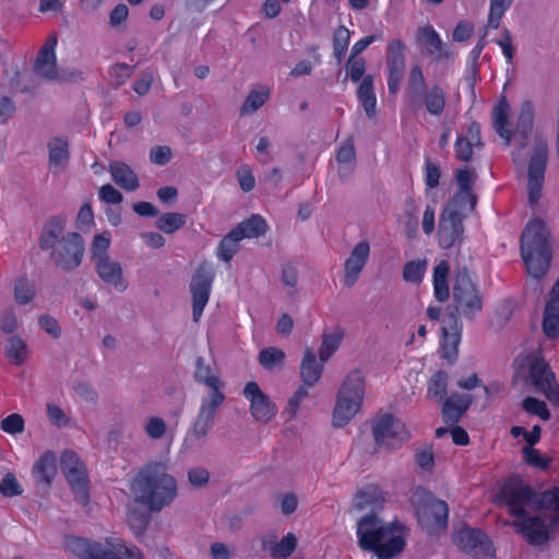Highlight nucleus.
Here are the masks:
<instances>
[{"instance_id":"15","label":"nucleus","mask_w":559,"mask_h":559,"mask_svg":"<svg viewBox=\"0 0 559 559\" xmlns=\"http://www.w3.org/2000/svg\"><path fill=\"white\" fill-rule=\"evenodd\" d=\"M84 242L78 233H70L64 236L57 250L52 253L55 263L66 271L76 269L83 258Z\"/></svg>"},{"instance_id":"25","label":"nucleus","mask_w":559,"mask_h":559,"mask_svg":"<svg viewBox=\"0 0 559 559\" xmlns=\"http://www.w3.org/2000/svg\"><path fill=\"white\" fill-rule=\"evenodd\" d=\"M481 145L480 127L478 123L473 122L468 127L466 134L457 136L454 146L455 155L459 159L467 162L472 158L474 150L480 148Z\"/></svg>"},{"instance_id":"28","label":"nucleus","mask_w":559,"mask_h":559,"mask_svg":"<svg viewBox=\"0 0 559 559\" xmlns=\"http://www.w3.org/2000/svg\"><path fill=\"white\" fill-rule=\"evenodd\" d=\"M49 167L53 173L62 171L69 163V143L61 138H53L48 143Z\"/></svg>"},{"instance_id":"43","label":"nucleus","mask_w":559,"mask_h":559,"mask_svg":"<svg viewBox=\"0 0 559 559\" xmlns=\"http://www.w3.org/2000/svg\"><path fill=\"white\" fill-rule=\"evenodd\" d=\"M344 332L342 329H334L330 333H324L322 337V345L320 348V360L325 362L340 347L343 340Z\"/></svg>"},{"instance_id":"46","label":"nucleus","mask_w":559,"mask_h":559,"mask_svg":"<svg viewBox=\"0 0 559 559\" xmlns=\"http://www.w3.org/2000/svg\"><path fill=\"white\" fill-rule=\"evenodd\" d=\"M426 91V80L424 73L418 66H414L411 70L407 82V95L412 102H416Z\"/></svg>"},{"instance_id":"20","label":"nucleus","mask_w":559,"mask_h":559,"mask_svg":"<svg viewBox=\"0 0 559 559\" xmlns=\"http://www.w3.org/2000/svg\"><path fill=\"white\" fill-rule=\"evenodd\" d=\"M57 44L58 38L56 34L48 36L35 60V73L47 80H57L59 78L56 56Z\"/></svg>"},{"instance_id":"41","label":"nucleus","mask_w":559,"mask_h":559,"mask_svg":"<svg viewBox=\"0 0 559 559\" xmlns=\"http://www.w3.org/2000/svg\"><path fill=\"white\" fill-rule=\"evenodd\" d=\"M239 236L245 238H257L266 231V223L260 215H252L250 218L241 222L234 228Z\"/></svg>"},{"instance_id":"9","label":"nucleus","mask_w":559,"mask_h":559,"mask_svg":"<svg viewBox=\"0 0 559 559\" xmlns=\"http://www.w3.org/2000/svg\"><path fill=\"white\" fill-rule=\"evenodd\" d=\"M523 367L526 370V381L543 394L551 405H559V383L555 372L539 355L525 358Z\"/></svg>"},{"instance_id":"37","label":"nucleus","mask_w":559,"mask_h":559,"mask_svg":"<svg viewBox=\"0 0 559 559\" xmlns=\"http://www.w3.org/2000/svg\"><path fill=\"white\" fill-rule=\"evenodd\" d=\"M450 272L449 263L440 261L433 269V290L436 298L443 302L449 298L448 275Z\"/></svg>"},{"instance_id":"47","label":"nucleus","mask_w":559,"mask_h":559,"mask_svg":"<svg viewBox=\"0 0 559 559\" xmlns=\"http://www.w3.org/2000/svg\"><path fill=\"white\" fill-rule=\"evenodd\" d=\"M186 221V215L181 213L170 212L160 215L156 219L155 226L165 234H174L175 231L183 227Z\"/></svg>"},{"instance_id":"35","label":"nucleus","mask_w":559,"mask_h":559,"mask_svg":"<svg viewBox=\"0 0 559 559\" xmlns=\"http://www.w3.org/2000/svg\"><path fill=\"white\" fill-rule=\"evenodd\" d=\"M543 330L549 338L559 336V299H549L543 318Z\"/></svg>"},{"instance_id":"56","label":"nucleus","mask_w":559,"mask_h":559,"mask_svg":"<svg viewBox=\"0 0 559 559\" xmlns=\"http://www.w3.org/2000/svg\"><path fill=\"white\" fill-rule=\"evenodd\" d=\"M522 407L526 413L538 416L543 420H548L550 418V412L547 408L546 403L536 397L528 396L524 399Z\"/></svg>"},{"instance_id":"19","label":"nucleus","mask_w":559,"mask_h":559,"mask_svg":"<svg viewBox=\"0 0 559 559\" xmlns=\"http://www.w3.org/2000/svg\"><path fill=\"white\" fill-rule=\"evenodd\" d=\"M370 251L371 247L368 240H360L352 248L348 258L344 262L345 286L352 287L357 282L368 263Z\"/></svg>"},{"instance_id":"14","label":"nucleus","mask_w":559,"mask_h":559,"mask_svg":"<svg viewBox=\"0 0 559 559\" xmlns=\"http://www.w3.org/2000/svg\"><path fill=\"white\" fill-rule=\"evenodd\" d=\"M453 542L476 559H491L495 556L491 540L480 530L463 527L454 534Z\"/></svg>"},{"instance_id":"44","label":"nucleus","mask_w":559,"mask_h":559,"mask_svg":"<svg viewBox=\"0 0 559 559\" xmlns=\"http://www.w3.org/2000/svg\"><path fill=\"white\" fill-rule=\"evenodd\" d=\"M514 0H489V12L486 28L497 29L506 12Z\"/></svg>"},{"instance_id":"24","label":"nucleus","mask_w":559,"mask_h":559,"mask_svg":"<svg viewBox=\"0 0 559 559\" xmlns=\"http://www.w3.org/2000/svg\"><path fill=\"white\" fill-rule=\"evenodd\" d=\"M473 399L469 394L454 393L443 402L442 417L447 425L454 426L468 409Z\"/></svg>"},{"instance_id":"64","label":"nucleus","mask_w":559,"mask_h":559,"mask_svg":"<svg viewBox=\"0 0 559 559\" xmlns=\"http://www.w3.org/2000/svg\"><path fill=\"white\" fill-rule=\"evenodd\" d=\"M61 468L63 474L69 471L86 469L79 455L72 451H66L61 456Z\"/></svg>"},{"instance_id":"53","label":"nucleus","mask_w":559,"mask_h":559,"mask_svg":"<svg viewBox=\"0 0 559 559\" xmlns=\"http://www.w3.org/2000/svg\"><path fill=\"white\" fill-rule=\"evenodd\" d=\"M64 227V219L57 218L51 221L50 224L45 228L41 238L40 246L43 249H49L53 247L56 240L61 235Z\"/></svg>"},{"instance_id":"17","label":"nucleus","mask_w":559,"mask_h":559,"mask_svg":"<svg viewBox=\"0 0 559 559\" xmlns=\"http://www.w3.org/2000/svg\"><path fill=\"white\" fill-rule=\"evenodd\" d=\"M213 277L211 270L201 265L191 280L190 292L192 294V318L194 322H199L209 302Z\"/></svg>"},{"instance_id":"57","label":"nucleus","mask_w":559,"mask_h":559,"mask_svg":"<svg viewBox=\"0 0 559 559\" xmlns=\"http://www.w3.org/2000/svg\"><path fill=\"white\" fill-rule=\"evenodd\" d=\"M349 43V31L345 26H340L334 34L333 51L335 58L341 61Z\"/></svg>"},{"instance_id":"31","label":"nucleus","mask_w":559,"mask_h":559,"mask_svg":"<svg viewBox=\"0 0 559 559\" xmlns=\"http://www.w3.org/2000/svg\"><path fill=\"white\" fill-rule=\"evenodd\" d=\"M383 496L376 486H368L361 489L354 498V508L359 511L370 510V512L380 509L383 506Z\"/></svg>"},{"instance_id":"63","label":"nucleus","mask_w":559,"mask_h":559,"mask_svg":"<svg viewBox=\"0 0 559 559\" xmlns=\"http://www.w3.org/2000/svg\"><path fill=\"white\" fill-rule=\"evenodd\" d=\"M356 153L352 140H347L337 150L336 160L338 164L353 165L355 163Z\"/></svg>"},{"instance_id":"5","label":"nucleus","mask_w":559,"mask_h":559,"mask_svg":"<svg viewBox=\"0 0 559 559\" xmlns=\"http://www.w3.org/2000/svg\"><path fill=\"white\" fill-rule=\"evenodd\" d=\"M521 257L533 280L538 281L548 273L552 258L550 231L542 219L527 223L521 237Z\"/></svg>"},{"instance_id":"26","label":"nucleus","mask_w":559,"mask_h":559,"mask_svg":"<svg viewBox=\"0 0 559 559\" xmlns=\"http://www.w3.org/2000/svg\"><path fill=\"white\" fill-rule=\"evenodd\" d=\"M33 477L37 484L50 486L57 475V456L51 451H46L35 462L32 469Z\"/></svg>"},{"instance_id":"33","label":"nucleus","mask_w":559,"mask_h":559,"mask_svg":"<svg viewBox=\"0 0 559 559\" xmlns=\"http://www.w3.org/2000/svg\"><path fill=\"white\" fill-rule=\"evenodd\" d=\"M357 97L369 118L376 117L377 98L373 91V79L367 75L362 79L358 90Z\"/></svg>"},{"instance_id":"45","label":"nucleus","mask_w":559,"mask_h":559,"mask_svg":"<svg viewBox=\"0 0 559 559\" xmlns=\"http://www.w3.org/2000/svg\"><path fill=\"white\" fill-rule=\"evenodd\" d=\"M242 240V238L239 236L238 231L233 229L230 233H228L219 242L217 248V257L218 259L229 262L235 253L239 249V241Z\"/></svg>"},{"instance_id":"6","label":"nucleus","mask_w":559,"mask_h":559,"mask_svg":"<svg viewBox=\"0 0 559 559\" xmlns=\"http://www.w3.org/2000/svg\"><path fill=\"white\" fill-rule=\"evenodd\" d=\"M366 395V381L360 370H352L341 382L332 414V425L345 427L360 412Z\"/></svg>"},{"instance_id":"22","label":"nucleus","mask_w":559,"mask_h":559,"mask_svg":"<svg viewBox=\"0 0 559 559\" xmlns=\"http://www.w3.org/2000/svg\"><path fill=\"white\" fill-rule=\"evenodd\" d=\"M194 379L197 382L203 383L209 388V393L203 397H216L218 394L222 399H226L223 390L225 383L216 374L211 364L206 362L203 357L195 359Z\"/></svg>"},{"instance_id":"48","label":"nucleus","mask_w":559,"mask_h":559,"mask_svg":"<svg viewBox=\"0 0 559 559\" xmlns=\"http://www.w3.org/2000/svg\"><path fill=\"white\" fill-rule=\"evenodd\" d=\"M5 355L15 365H22L27 359V346L19 336H12L5 345Z\"/></svg>"},{"instance_id":"8","label":"nucleus","mask_w":559,"mask_h":559,"mask_svg":"<svg viewBox=\"0 0 559 559\" xmlns=\"http://www.w3.org/2000/svg\"><path fill=\"white\" fill-rule=\"evenodd\" d=\"M224 402L225 399L218 394L216 397H201L197 416L183 439L186 449L199 447L204 442L214 428L216 414Z\"/></svg>"},{"instance_id":"60","label":"nucleus","mask_w":559,"mask_h":559,"mask_svg":"<svg viewBox=\"0 0 559 559\" xmlns=\"http://www.w3.org/2000/svg\"><path fill=\"white\" fill-rule=\"evenodd\" d=\"M1 429L10 435L21 433L24 430V419L20 414H11L2 419Z\"/></svg>"},{"instance_id":"39","label":"nucleus","mask_w":559,"mask_h":559,"mask_svg":"<svg viewBox=\"0 0 559 559\" xmlns=\"http://www.w3.org/2000/svg\"><path fill=\"white\" fill-rule=\"evenodd\" d=\"M448 389V374L439 370L435 372L427 383V399L443 403Z\"/></svg>"},{"instance_id":"36","label":"nucleus","mask_w":559,"mask_h":559,"mask_svg":"<svg viewBox=\"0 0 559 559\" xmlns=\"http://www.w3.org/2000/svg\"><path fill=\"white\" fill-rule=\"evenodd\" d=\"M423 103L430 115L440 117L445 108V92L439 85H432L426 91Z\"/></svg>"},{"instance_id":"16","label":"nucleus","mask_w":559,"mask_h":559,"mask_svg":"<svg viewBox=\"0 0 559 559\" xmlns=\"http://www.w3.org/2000/svg\"><path fill=\"white\" fill-rule=\"evenodd\" d=\"M245 399L249 402V411L251 416L260 423L271 421L276 413L277 407L271 399L260 389L254 381L248 382L242 391Z\"/></svg>"},{"instance_id":"55","label":"nucleus","mask_w":559,"mask_h":559,"mask_svg":"<svg viewBox=\"0 0 559 559\" xmlns=\"http://www.w3.org/2000/svg\"><path fill=\"white\" fill-rule=\"evenodd\" d=\"M35 285L25 278H20L14 285V298L20 305L28 304L35 297Z\"/></svg>"},{"instance_id":"32","label":"nucleus","mask_w":559,"mask_h":559,"mask_svg":"<svg viewBox=\"0 0 559 559\" xmlns=\"http://www.w3.org/2000/svg\"><path fill=\"white\" fill-rule=\"evenodd\" d=\"M509 114L510 106L506 97H502L492 110V121L496 132L504 140L506 145H510L512 138L511 131L507 128Z\"/></svg>"},{"instance_id":"18","label":"nucleus","mask_w":559,"mask_h":559,"mask_svg":"<svg viewBox=\"0 0 559 559\" xmlns=\"http://www.w3.org/2000/svg\"><path fill=\"white\" fill-rule=\"evenodd\" d=\"M406 46L401 39H392L386 47L388 88L396 94L404 78Z\"/></svg>"},{"instance_id":"4","label":"nucleus","mask_w":559,"mask_h":559,"mask_svg":"<svg viewBox=\"0 0 559 559\" xmlns=\"http://www.w3.org/2000/svg\"><path fill=\"white\" fill-rule=\"evenodd\" d=\"M358 545L362 550L373 551L379 558L394 557L404 548V539L391 523H384L376 513L364 515L356 527Z\"/></svg>"},{"instance_id":"27","label":"nucleus","mask_w":559,"mask_h":559,"mask_svg":"<svg viewBox=\"0 0 559 559\" xmlns=\"http://www.w3.org/2000/svg\"><path fill=\"white\" fill-rule=\"evenodd\" d=\"M109 173L112 180L126 191H134L140 186L136 174L123 162L110 163Z\"/></svg>"},{"instance_id":"54","label":"nucleus","mask_w":559,"mask_h":559,"mask_svg":"<svg viewBox=\"0 0 559 559\" xmlns=\"http://www.w3.org/2000/svg\"><path fill=\"white\" fill-rule=\"evenodd\" d=\"M309 395V390L305 385H300L288 400L285 409L283 411L284 416L288 420H293L297 417L301 402Z\"/></svg>"},{"instance_id":"49","label":"nucleus","mask_w":559,"mask_h":559,"mask_svg":"<svg viewBox=\"0 0 559 559\" xmlns=\"http://www.w3.org/2000/svg\"><path fill=\"white\" fill-rule=\"evenodd\" d=\"M428 262L426 259H417L407 262L403 269V280L406 283L419 284L426 273Z\"/></svg>"},{"instance_id":"30","label":"nucleus","mask_w":559,"mask_h":559,"mask_svg":"<svg viewBox=\"0 0 559 559\" xmlns=\"http://www.w3.org/2000/svg\"><path fill=\"white\" fill-rule=\"evenodd\" d=\"M417 40L435 58L441 59L445 56L442 39L431 25L418 28Z\"/></svg>"},{"instance_id":"61","label":"nucleus","mask_w":559,"mask_h":559,"mask_svg":"<svg viewBox=\"0 0 559 559\" xmlns=\"http://www.w3.org/2000/svg\"><path fill=\"white\" fill-rule=\"evenodd\" d=\"M350 80L358 82L364 79L366 71V61L364 58L349 57L346 63Z\"/></svg>"},{"instance_id":"13","label":"nucleus","mask_w":559,"mask_h":559,"mask_svg":"<svg viewBox=\"0 0 559 559\" xmlns=\"http://www.w3.org/2000/svg\"><path fill=\"white\" fill-rule=\"evenodd\" d=\"M372 435L380 448H394L408 439L405 425L389 413L378 414L372 420Z\"/></svg>"},{"instance_id":"11","label":"nucleus","mask_w":559,"mask_h":559,"mask_svg":"<svg viewBox=\"0 0 559 559\" xmlns=\"http://www.w3.org/2000/svg\"><path fill=\"white\" fill-rule=\"evenodd\" d=\"M547 162V141L543 135L536 134L533 141L532 156L528 163L527 191L531 204H536L542 197Z\"/></svg>"},{"instance_id":"42","label":"nucleus","mask_w":559,"mask_h":559,"mask_svg":"<svg viewBox=\"0 0 559 559\" xmlns=\"http://www.w3.org/2000/svg\"><path fill=\"white\" fill-rule=\"evenodd\" d=\"M143 431L150 440H160L169 431L166 420L157 415L147 416L143 421Z\"/></svg>"},{"instance_id":"38","label":"nucleus","mask_w":559,"mask_h":559,"mask_svg":"<svg viewBox=\"0 0 559 559\" xmlns=\"http://www.w3.org/2000/svg\"><path fill=\"white\" fill-rule=\"evenodd\" d=\"M270 98V90L259 86L250 91L246 100L240 107V115L247 116L260 109Z\"/></svg>"},{"instance_id":"7","label":"nucleus","mask_w":559,"mask_h":559,"mask_svg":"<svg viewBox=\"0 0 559 559\" xmlns=\"http://www.w3.org/2000/svg\"><path fill=\"white\" fill-rule=\"evenodd\" d=\"M411 503L423 530L435 534L447 527L449 509L443 500L424 488H416L412 491Z\"/></svg>"},{"instance_id":"58","label":"nucleus","mask_w":559,"mask_h":559,"mask_svg":"<svg viewBox=\"0 0 559 559\" xmlns=\"http://www.w3.org/2000/svg\"><path fill=\"white\" fill-rule=\"evenodd\" d=\"M236 177L243 192H250L254 189L255 179L249 165L240 166L236 171Z\"/></svg>"},{"instance_id":"1","label":"nucleus","mask_w":559,"mask_h":559,"mask_svg":"<svg viewBox=\"0 0 559 559\" xmlns=\"http://www.w3.org/2000/svg\"><path fill=\"white\" fill-rule=\"evenodd\" d=\"M498 501L514 516L506 522L531 545L545 544L559 530V489L535 492L519 477L501 487Z\"/></svg>"},{"instance_id":"59","label":"nucleus","mask_w":559,"mask_h":559,"mask_svg":"<svg viewBox=\"0 0 559 559\" xmlns=\"http://www.w3.org/2000/svg\"><path fill=\"white\" fill-rule=\"evenodd\" d=\"M0 492L5 497H13L22 493L21 486L12 473H7L0 480Z\"/></svg>"},{"instance_id":"51","label":"nucleus","mask_w":559,"mask_h":559,"mask_svg":"<svg viewBox=\"0 0 559 559\" xmlns=\"http://www.w3.org/2000/svg\"><path fill=\"white\" fill-rule=\"evenodd\" d=\"M296 547V536L293 533H288L278 543H275L270 550L274 559H287L295 551Z\"/></svg>"},{"instance_id":"34","label":"nucleus","mask_w":559,"mask_h":559,"mask_svg":"<svg viewBox=\"0 0 559 559\" xmlns=\"http://www.w3.org/2000/svg\"><path fill=\"white\" fill-rule=\"evenodd\" d=\"M64 476L81 504L88 501V481L86 469L69 471Z\"/></svg>"},{"instance_id":"12","label":"nucleus","mask_w":559,"mask_h":559,"mask_svg":"<svg viewBox=\"0 0 559 559\" xmlns=\"http://www.w3.org/2000/svg\"><path fill=\"white\" fill-rule=\"evenodd\" d=\"M474 209H463L455 202H448L440 215L439 222V245L444 248H451L463 238V219Z\"/></svg>"},{"instance_id":"62","label":"nucleus","mask_w":559,"mask_h":559,"mask_svg":"<svg viewBox=\"0 0 559 559\" xmlns=\"http://www.w3.org/2000/svg\"><path fill=\"white\" fill-rule=\"evenodd\" d=\"M47 417L51 425L57 427H64L69 424L67 414L56 404H47Z\"/></svg>"},{"instance_id":"2","label":"nucleus","mask_w":559,"mask_h":559,"mask_svg":"<svg viewBox=\"0 0 559 559\" xmlns=\"http://www.w3.org/2000/svg\"><path fill=\"white\" fill-rule=\"evenodd\" d=\"M453 302V306L447 308L441 320L442 348L444 357L451 362L456 358L463 329L457 314L467 321H473L483 310V296L465 270L456 274Z\"/></svg>"},{"instance_id":"52","label":"nucleus","mask_w":559,"mask_h":559,"mask_svg":"<svg viewBox=\"0 0 559 559\" xmlns=\"http://www.w3.org/2000/svg\"><path fill=\"white\" fill-rule=\"evenodd\" d=\"M285 359V353L277 347H267L260 352L259 362L265 369H274L282 366Z\"/></svg>"},{"instance_id":"10","label":"nucleus","mask_w":559,"mask_h":559,"mask_svg":"<svg viewBox=\"0 0 559 559\" xmlns=\"http://www.w3.org/2000/svg\"><path fill=\"white\" fill-rule=\"evenodd\" d=\"M75 555L79 559H142L134 546L126 545L120 538H107L104 543L75 542Z\"/></svg>"},{"instance_id":"50","label":"nucleus","mask_w":559,"mask_h":559,"mask_svg":"<svg viewBox=\"0 0 559 559\" xmlns=\"http://www.w3.org/2000/svg\"><path fill=\"white\" fill-rule=\"evenodd\" d=\"M110 242L111 237L108 231L95 235L91 246V253L95 263L100 262L103 261V259H107L110 257L108 254Z\"/></svg>"},{"instance_id":"21","label":"nucleus","mask_w":559,"mask_h":559,"mask_svg":"<svg viewBox=\"0 0 559 559\" xmlns=\"http://www.w3.org/2000/svg\"><path fill=\"white\" fill-rule=\"evenodd\" d=\"M95 270L99 278L118 293L128 289L129 283L124 277L120 262L111 257L95 263Z\"/></svg>"},{"instance_id":"3","label":"nucleus","mask_w":559,"mask_h":559,"mask_svg":"<svg viewBox=\"0 0 559 559\" xmlns=\"http://www.w3.org/2000/svg\"><path fill=\"white\" fill-rule=\"evenodd\" d=\"M134 500L151 511H160L178 496L177 480L165 462L146 463L135 475L130 486Z\"/></svg>"},{"instance_id":"23","label":"nucleus","mask_w":559,"mask_h":559,"mask_svg":"<svg viewBox=\"0 0 559 559\" xmlns=\"http://www.w3.org/2000/svg\"><path fill=\"white\" fill-rule=\"evenodd\" d=\"M475 180V173L469 167L460 168L456 171V181L459 190L449 202L462 205L463 209H474L476 204V197L473 193V183Z\"/></svg>"},{"instance_id":"40","label":"nucleus","mask_w":559,"mask_h":559,"mask_svg":"<svg viewBox=\"0 0 559 559\" xmlns=\"http://www.w3.org/2000/svg\"><path fill=\"white\" fill-rule=\"evenodd\" d=\"M534 123V107L532 103L525 102L521 106L520 115L516 122L515 135H521V146H525V140L532 131Z\"/></svg>"},{"instance_id":"29","label":"nucleus","mask_w":559,"mask_h":559,"mask_svg":"<svg viewBox=\"0 0 559 559\" xmlns=\"http://www.w3.org/2000/svg\"><path fill=\"white\" fill-rule=\"evenodd\" d=\"M324 362H317L313 352L309 348L305 350L300 364V376L306 388L313 386L321 378Z\"/></svg>"}]
</instances>
